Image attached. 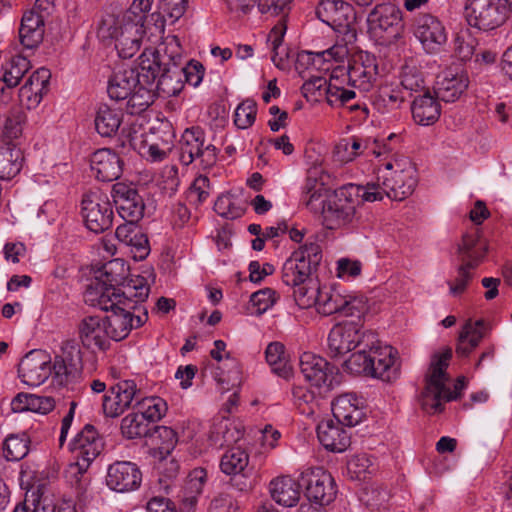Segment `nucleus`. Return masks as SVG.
I'll return each mask as SVG.
<instances>
[{"label": "nucleus", "instance_id": "obj_1", "mask_svg": "<svg viewBox=\"0 0 512 512\" xmlns=\"http://www.w3.org/2000/svg\"><path fill=\"white\" fill-rule=\"evenodd\" d=\"M125 266L120 259H114L105 263L99 271V276L92 282L84 293V301L103 311H109L119 303L131 306L130 298L136 302H144L150 292L147 281L142 276H135L123 285V289H117L125 277Z\"/></svg>", "mask_w": 512, "mask_h": 512}, {"label": "nucleus", "instance_id": "obj_2", "mask_svg": "<svg viewBox=\"0 0 512 512\" xmlns=\"http://www.w3.org/2000/svg\"><path fill=\"white\" fill-rule=\"evenodd\" d=\"M417 182L416 167L411 160L406 156L393 157L378 166L377 181L365 186L364 200L375 202L387 196L402 201L414 192Z\"/></svg>", "mask_w": 512, "mask_h": 512}, {"label": "nucleus", "instance_id": "obj_3", "mask_svg": "<svg viewBox=\"0 0 512 512\" xmlns=\"http://www.w3.org/2000/svg\"><path fill=\"white\" fill-rule=\"evenodd\" d=\"M452 357V350L445 349L443 352L432 357L429 372L426 376V385L420 395L422 409L429 414H436L442 411L443 401H450L455 398L446 387V368Z\"/></svg>", "mask_w": 512, "mask_h": 512}, {"label": "nucleus", "instance_id": "obj_4", "mask_svg": "<svg viewBox=\"0 0 512 512\" xmlns=\"http://www.w3.org/2000/svg\"><path fill=\"white\" fill-rule=\"evenodd\" d=\"M104 443L94 426L87 424L69 443L70 450L75 454L76 461L71 463L67 470V477L74 478L80 488L87 483L85 472L91 462L100 455Z\"/></svg>", "mask_w": 512, "mask_h": 512}, {"label": "nucleus", "instance_id": "obj_5", "mask_svg": "<svg viewBox=\"0 0 512 512\" xmlns=\"http://www.w3.org/2000/svg\"><path fill=\"white\" fill-rule=\"evenodd\" d=\"M512 16V0H465L464 17L468 25L489 32Z\"/></svg>", "mask_w": 512, "mask_h": 512}, {"label": "nucleus", "instance_id": "obj_6", "mask_svg": "<svg viewBox=\"0 0 512 512\" xmlns=\"http://www.w3.org/2000/svg\"><path fill=\"white\" fill-rule=\"evenodd\" d=\"M365 186L348 184L322 207L323 220L327 228L337 229L353 223L356 206L364 200Z\"/></svg>", "mask_w": 512, "mask_h": 512}, {"label": "nucleus", "instance_id": "obj_7", "mask_svg": "<svg viewBox=\"0 0 512 512\" xmlns=\"http://www.w3.org/2000/svg\"><path fill=\"white\" fill-rule=\"evenodd\" d=\"M143 25L120 18V15H107L101 22L99 34L103 38L115 40L119 57L129 59L140 49Z\"/></svg>", "mask_w": 512, "mask_h": 512}, {"label": "nucleus", "instance_id": "obj_8", "mask_svg": "<svg viewBox=\"0 0 512 512\" xmlns=\"http://www.w3.org/2000/svg\"><path fill=\"white\" fill-rule=\"evenodd\" d=\"M368 32L383 44L396 42L403 34V13L394 3L377 4L367 16Z\"/></svg>", "mask_w": 512, "mask_h": 512}, {"label": "nucleus", "instance_id": "obj_9", "mask_svg": "<svg viewBox=\"0 0 512 512\" xmlns=\"http://www.w3.org/2000/svg\"><path fill=\"white\" fill-rule=\"evenodd\" d=\"M376 334L354 321H344L332 327L328 335V350L332 357L342 356L357 347H373Z\"/></svg>", "mask_w": 512, "mask_h": 512}, {"label": "nucleus", "instance_id": "obj_10", "mask_svg": "<svg viewBox=\"0 0 512 512\" xmlns=\"http://www.w3.org/2000/svg\"><path fill=\"white\" fill-rule=\"evenodd\" d=\"M322 259L321 248L316 243L301 246L284 262L282 281L287 286L295 287L310 280L312 270Z\"/></svg>", "mask_w": 512, "mask_h": 512}, {"label": "nucleus", "instance_id": "obj_11", "mask_svg": "<svg viewBox=\"0 0 512 512\" xmlns=\"http://www.w3.org/2000/svg\"><path fill=\"white\" fill-rule=\"evenodd\" d=\"M366 309V303L345 292L336 285H321L316 311L323 316L340 314L342 316H356Z\"/></svg>", "mask_w": 512, "mask_h": 512}, {"label": "nucleus", "instance_id": "obj_12", "mask_svg": "<svg viewBox=\"0 0 512 512\" xmlns=\"http://www.w3.org/2000/svg\"><path fill=\"white\" fill-rule=\"evenodd\" d=\"M179 144L180 160L185 165L199 159L203 168H209L217 161L216 147L205 143V132L198 126L185 129Z\"/></svg>", "mask_w": 512, "mask_h": 512}, {"label": "nucleus", "instance_id": "obj_13", "mask_svg": "<svg viewBox=\"0 0 512 512\" xmlns=\"http://www.w3.org/2000/svg\"><path fill=\"white\" fill-rule=\"evenodd\" d=\"M130 301L131 306L119 303L108 311L110 312L108 316L104 317L110 340L121 341L125 339L133 329L141 327L147 321V311L134 315L133 311L137 308L139 302H136L135 298H130Z\"/></svg>", "mask_w": 512, "mask_h": 512}, {"label": "nucleus", "instance_id": "obj_14", "mask_svg": "<svg viewBox=\"0 0 512 512\" xmlns=\"http://www.w3.org/2000/svg\"><path fill=\"white\" fill-rule=\"evenodd\" d=\"M82 216L86 227L95 233L109 229L113 210L107 196L98 191L85 194L82 199Z\"/></svg>", "mask_w": 512, "mask_h": 512}, {"label": "nucleus", "instance_id": "obj_15", "mask_svg": "<svg viewBox=\"0 0 512 512\" xmlns=\"http://www.w3.org/2000/svg\"><path fill=\"white\" fill-rule=\"evenodd\" d=\"M141 389L134 380H122L112 386L103 396L102 409L106 417L115 418L135 404L141 396Z\"/></svg>", "mask_w": 512, "mask_h": 512}, {"label": "nucleus", "instance_id": "obj_16", "mask_svg": "<svg viewBox=\"0 0 512 512\" xmlns=\"http://www.w3.org/2000/svg\"><path fill=\"white\" fill-rule=\"evenodd\" d=\"M300 480L306 486V496L320 505L330 504L336 496L333 477L320 467H309L301 472Z\"/></svg>", "mask_w": 512, "mask_h": 512}, {"label": "nucleus", "instance_id": "obj_17", "mask_svg": "<svg viewBox=\"0 0 512 512\" xmlns=\"http://www.w3.org/2000/svg\"><path fill=\"white\" fill-rule=\"evenodd\" d=\"M299 366L305 380L319 390V395L332 388L335 379L334 367L324 358L305 352L300 357Z\"/></svg>", "mask_w": 512, "mask_h": 512}, {"label": "nucleus", "instance_id": "obj_18", "mask_svg": "<svg viewBox=\"0 0 512 512\" xmlns=\"http://www.w3.org/2000/svg\"><path fill=\"white\" fill-rule=\"evenodd\" d=\"M18 374L24 384L40 386L52 375L50 355L44 350H31L21 359Z\"/></svg>", "mask_w": 512, "mask_h": 512}, {"label": "nucleus", "instance_id": "obj_19", "mask_svg": "<svg viewBox=\"0 0 512 512\" xmlns=\"http://www.w3.org/2000/svg\"><path fill=\"white\" fill-rule=\"evenodd\" d=\"M316 15L323 23L340 33L349 30L356 20L354 8L344 0H320Z\"/></svg>", "mask_w": 512, "mask_h": 512}, {"label": "nucleus", "instance_id": "obj_20", "mask_svg": "<svg viewBox=\"0 0 512 512\" xmlns=\"http://www.w3.org/2000/svg\"><path fill=\"white\" fill-rule=\"evenodd\" d=\"M367 348L371 351V359H373L372 377L386 382L397 379L400 374L397 350L392 346L382 344L377 337L373 347Z\"/></svg>", "mask_w": 512, "mask_h": 512}, {"label": "nucleus", "instance_id": "obj_21", "mask_svg": "<svg viewBox=\"0 0 512 512\" xmlns=\"http://www.w3.org/2000/svg\"><path fill=\"white\" fill-rule=\"evenodd\" d=\"M141 481L142 473L133 462L116 461L107 469L106 484L113 491L125 493L136 490Z\"/></svg>", "mask_w": 512, "mask_h": 512}, {"label": "nucleus", "instance_id": "obj_22", "mask_svg": "<svg viewBox=\"0 0 512 512\" xmlns=\"http://www.w3.org/2000/svg\"><path fill=\"white\" fill-rule=\"evenodd\" d=\"M112 197L120 217L124 220L139 221L143 217L144 200L131 185L121 182L114 184Z\"/></svg>", "mask_w": 512, "mask_h": 512}, {"label": "nucleus", "instance_id": "obj_23", "mask_svg": "<svg viewBox=\"0 0 512 512\" xmlns=\"http://www.w3.org/2000/svg\"><path fill=\"white\" fill-rule=\"evenodd\" d=\"M82 345L91 350L105 351L110 347V337L104 317L86 316L78 324Z\"/></svg>", "mask_w": 512, "mask_h": 512}, {"label": "nucleus", "instance_id": "obj_24", "mask_svg": "<svg viewBox=\"0 0 512 512\" xmlns=\"http://www.w3.org/2000/svg\"><path fill=\"white\" fill-rule=\"evenodd\" d=\"M378 75L377 60L369 53L360 54L349 64L347 70L348 82L352 87L361 91H369Z\"/></svg>", "mask_w": 512, "mask_h": 512}, {"label": "nucleus", "instance_id": "obj_25", "mask_svg": "<svg viewBox=\"0 0 512 512\" xmlns=\"http://www.w3.org/2000/svg\"><path fill=\"white\" fill-rule=\"evenodd\" d=\"M415 35L428 53L439 51L447 41L446 30L442 22L429 14L419 17Z\"/></svg>", "mask_w": 512, "mask_h": 512}, {"label": "nucleus", "instance_id": "obj_26", "mask_svg": "<svg viewBox=\"0 0 512 512\" xmlns=\"http://www.w3.org/2000/svg\"><path fill=\"white\" fill-rule=\"evenodd\" d=\"M332 413L342 425L356 426L365 416L364 402L354 393H344L332 402Z\"/></svg>", "mask_w": 512, "mask_h": 512}, {"label": "nucleus", "instance_id": "obj_27", "mask_svg": "<svg viewBox=\"0 0 512 512\" xmlns=\"http://www.w3.org/2000/svg\"><path fill=\"white\" fill-rule=\"evenodd\" d=\"M90 167L98 180L111 182L121 176L123 162L114 151L109 148H103L91 155Z\"/></svg>", "mask_w": 512, "mask_h": 512}, {"label": "nucleus", "instance_id": "obj_28", "mask_svg": "<svg viewBox=\"0 0 512 512\" xmlns=\"http://www.w3.org/2000/svg\"><path fill=\"white\" fill-rule=\"evenodd\" d=\"M51 73L48 69L40 68L33 72L19 89V101L27 109L36 108L49 90Z\"/></svg>", "mask_w": 512, "mask_h": 512}, {"label": "nucleus", "instance_id": "obj_29", "mask_svg": "<svg viewBox=\"0 0 512 512\" xmlns=\"http://www.w3.org/2000/svg\"><path fill=\"white\" fill-rule=\"evenodd\" d=\"M304 88L308 91L317 90L320 95L323 92L331 106H345L356 97L353 90L340 86L339 79L334 76L329 81L323 77H314L305 82Z\"/></svg>", "mask_w": 512, "mask_h": 512}, {"label": "nucleus", "instance_id": "obj_30", "mask_svg": "<svg viewBox=\"0 0 512 512\" xmlns=\"http://www.w3.org/2000/svg\"><path fill=\"white\" fill-rule=\"evenodd\" d=\"M469 85L468 75L462 71L447 70L437 77L435 94L444 102H455Z\"/></svg>", "mask_w": 512, "mask_h": 512}, {"label": "nucleus", "instance_id": "obj_31", "mask_svg": "<svg viewBox=\"0 0 512 512\" xmlns=\"http://www.w3.org/2000/svg\"><path fill=\"white\" fill-rule=\"evenodd\" d=\"M125 221L117 227L115 236L121 243L131 248L135 260H144L150 253L148 238L138 227V221Z\"/></svg>", "mask_w": 512, "mask_h": 512}, {"label": "nucleus", "instance_id": "obj_32", "mask_svg": "<svg viewBox=\"0 0 512 512\" xmlns=\"http://www.w3.org/2000/svg\"><path fill=\"white\" fill-rule=\"evenodd\" d=\"M343 426L333 419H326L318 424L317 436L325 449L340 453L350 446V435Z\"/></svg>", "mask_w": 512, "mask_h": 512}, {"label": "nucleus", "instance_id": "obj_33", "mask_svg": "<svg viewBox=\"0 0 512 512\" xmlns=\"http://www.w3.org/2000/svg\"><path fill=\"white\" fill-rule=\"evenodd\" d=\"M138 85V75L134 68L122 65L110 77L107 92L111 99L125 100Z\"/></svg>", "mask_w": 512, "mask_h": 512}, {"label": "nucleus", "instance_id": "obj_34", "mask_svg": "<svg viewBox=\"0 0 512 512\" xmlns=\"http://www.w3.org/2000/svg\"><path fill=\"white\" fill-rule=\"evenodd\" d=\"M206 480L207 472L203 468H196L189 473L181 494L179 495L180 512H194L198 497L203 492Z\"/></svg>", "mask_w": 512, "mask_h": 512}, {"label": "nucleus", "instance_id": "obj_35", "mask_svg": "<svg viewBox=\"0 0 512 512\" xmlns=\"http://www.w3.org/2000/svg\"><path fill=\"white\" fill-rule=\"evenodd\" d=\"M44 14L35 10L26 12L21 21L19 37L21 44L29 49L37 47L44 36Z\"/></svg>", "mask_w": 512, "mask_h": 512}, {"label": "nucleus", "instance_id": "obj_36", "mask_svg": "<svg viewBox=\"0 0 512 512\" xmlns=\"http://www.w3.org/2000/svg\"><path fill=\"white\" fill-rule=\"evenodd\" d=\"M63 356H56L51 364L52 374L60 384L67 383L69 377L75 376L79 371L80 350L72 343H66L62 348Z\"/></svg>", "mask_w": 512, "mask_h": 512}, {"label": "nucleus", "instance_id": "obj_37", "mask_svg": "<svg viewBox=\"0 0 512 512\" xmlns=\"http://www.w3.org/2000/svg\"><path fill=\"white\" fill-rule=\"evenodd\" d=\"M269 492L279 505L292 507L300 499V484L290 476H278L270 481Z\"/></svg>", "mask_w": 512, "mask_h": 512}, {"label": "nucleus", "instance_id": "obj_38", "mask_svg": "<svg viewBox=\"0 0 512 512\" xmlns=\"http://www.w3.org/2000/svg\"><path fill=\"white\" fill-rule=\"evenodd\" d=\"M412 116L419 125L434 124L440 117V105L429 92L416 97L411 106Z\"/></svg>", "mask_w": 512, "mask_h": 512}, {"label": "nucleus", "instance_id": "obj_39", "mask_svg": "<svg viewBox=\"0 0 512 512\" xmlns=\"http://www.w3.org/2000/svg\"><path fill=\"white\" fill-rule=\"evenodd\" d=\"M458 252L463 263L470 264L471 261L474 266H478L486 255L487 245L481 239L479 232L473 231L463 235Z\"/></svg>", "mask_w": 512, "mask_h": 512}, {"label": "nucleus", "instance_id": "obj_40", "mask_svg": "<svg viewBox=\"0 0 512 512\" xmlns=\"http://www.w3.org/2000/svg\"><path fill=\"white\" fill-rule=\"evenodd\" d=\"M348 54V49L344 45H334L329 49L319 52H304L300 54L299 60L306 62L317 70H329L330 67L326 65L331 61L340 62Z\"/></svg>", "mask_w": 512, "mask_h": 512}, {"label": "nucleus", "instance_id": "obj_41", "mask_svg": "<svg viewBox=\"0 0 512 512\" xmlns=\"http://www.w3.org/2000/svg\"><path fill=\"white\" fill-rule=\"evenodd\" d=\"M121 110L100 105L94 119L95 129L102 137H112L118 131L122 122Z\"/></svg>", "mask_w": 512, "mask_h": 512}, {"label": "nucleus", "instance_id": "obj_42", "mask_svg": "<svg viewBox=\"0 0 512 512\" xmlns=\"http://www.w3.org/2000/svg\"><path fill=\"white\" fill-rule=\"evenodd\" d=\"M138 75V83L142 85H151L161 75V67L158 53L154 51H144L139 57L138 67L134 69Z\"/></svg>", "mask_w": 512, "mask_h": 512}, {"label": "nucleus", "instance_id": "obj_43", "mask_svg": "<svg viewBox=\"0 0 512 512\" xmlns=\"http://www.w3.org/2000/svg\"><path fill=\"white\" fill-rule=\"evenodd\" d=\"M266 361L272 371L282 378H289L292 369L289 364L288 355L285 347L280 342L270 343L265 350Z\"/></svg>", "mask_w": 512, "mask_h": 512}, {"label": "nucleus", "instance_id": "obj_44", "mask_svg": "<svg viewBox=\"0 0 512 512\" xmlns=\"http://www.w3.org/2000/svg\"><path fill=\"white\" fill-rule=\"evenodd\" d=\"M23 153L17 147L0 148V179L10 180L21 171Z\"/></svg>", "mask_w": 512, "mask_h": 512}, {"label": "nucleus", "instance_id": "obj_45", "mask_svg": "<svg viewBox=\"0 0 512 512\" xmlns=\"http://www.w3.org/2000/svg\"><path fill=\"white\" fill-rule=\"evenodd\" d=\"M249 454L240 447L227 450L221 457L220 469L226 475H237L247 468Z\"/></svg>", "mask_w": 512, "mask_h": 512}, {"label": "nucleus", "instance_id": "obj_46", "mask_svg": "<svg viewBox=\"0 0 512 512\" xmlns=\"http://www.w3.org/2000/svg\"><path fill=\"white\" fill-rule=\"evenodd\" d=\"M134 407L149 423L159 421L167 411V404L162 398L145 397L142 391Z\"/></svg>", "mask_w": 512, "mask_h": 512}, {"label": "nucleus", "instance_id": "obj_47", "mask_svg": "<svg viewBox=\"0 0 512 512\" xmlns=\"http://www.w3.org/2000/svg\"><path fill=\"white\" fill-rule=\"evenodd\" d=\"M31 440L26 433L10 434L3 443L4 456L8 461L23 459L30 449Z\"/></svg>", "mask_w": 512, "mask_h": 512}, {"label": "nucleus", "instance_id": "obj_48", "mask_svg": "<svg viewBox=\"0 0 512 512\" xmlns=\"http://www.w3.org/2000/svg\"><path fill=\"white\" fill-rule=\"evenodd\" d=\"M121 432L128 439L146 437L150 432V423L136 410L122 419Z\"/></svg>", "mask_w": 512, "mask_h": 512}, {"label": "nucleus", "instance_id": "obj_49", "mask_svg": "<svg viewBox=\"0 0 512 512\" xmlns=\"http://www.w3.org/2000/svg\"><path fill=\"white\" fill-rule=\"evenodd\" d=\"M292 399L301 414L312 417L317 413L319 398L314 391L303 386H295L292 389Z\"/></svg>", "mask_w": 512, "mask_h": 512}, {"label": "nucleus", "instance_id": "obj_50", "mask_svg": "<svg viewBox=\"0 0 512 512\" xmlns=\"http://www.w3.org/2000/svg\"><path fill=\"white\" fill-rule=\"evenodd\" d=\"M29 69L30 61L26 57L20 55L13 56L3 66L2 81L7 87H15Z\"/></svg>", "mask_w": 512, "mask_h": 512}, {"label": "nucleus", "instance_id": "obj_51", "mask_svg": "<svg viewBox=\"0 0 512 512\" xmlns=\"http://www.w3.org/2000/svg\"><path fill=\"white\" fill-rule=\"evenodd\" d=\"M320 289L321 285L314 279H310L303 284L295 286L293 296L296 304L302 309L316 308Z\"/></svg>", "mask_w": 512, "mask_h": 512}, {"label": "nucleus", "instance_id": "obj_52", "mask_svg": "<svg viewBox=\"0 0 512 512\" xmlns=\"http://www.w3.org/2000/svg\"><path fill=\"white\" fill-rule=\"evenodd\" d=\"M360 349L353 353L344 363V369L354 375H364L372 377L373 359L371 351L368 348Z\"/></svg>", "mask_w": 512, "mask_h": 512}, {"label": "nucleus", "instance_id": "obj_53", "mask_svg": "<svg viewBox=\"0 0 512 512\" xmlns=\"http://www.w3.org/2000/svg\"><path fill=\"white\" fill-rule=\"evenodd\" d=\"M239 437V432L235 427H230L228 421L221 420L211 427L209 442L211 446L220 449L225 445L236 442Z\"/></svg>", "mask_w": 512, "mask_h": 512}, {"label": "nucleus", "instance_id": "obj_54", "mask_svg": "<svg viewBox=\"0 0 512 512\" xmlns=\"http://www.w3.org/2000/svg\"><path fill=\"white\" fill-rule=\"evenodd\" d=\"M400 137L394 133L390 134L384 141H374L372 145H365L367 154H373L376 158L383 159L379 160V164L384 163L386 160H390L393 157L399 156L396 150L399 148Z\"/></svg>", "mask_w": 512, "mask_h": 512}, {"label": "nucleus", "instance_id": "obj_55", "mask_svg": "<svg viewBox=\"0 0 512 512\" xmlns=\"http://www.w3.org/2000/svg\"><path fill=\"white\" fill-rule=\"evenodd\" d=\"M149 85L139 84L128 96L127 110L130 114H139L145 111L153 102Z\"/></svg>", "mask_w": 512, "mask_h": 512}, {"label": "nucleus", "instance_id": "obj_56", "mask_svg": "<svg viewBox=\"0 0 512 512\" xmlns=\"http://www.w3.org/2000/svg\"><path fill=\"white\" fill-rule=\"evenodd\" d=\"M182 88L181 72L177 71L176 66L165 70L158 78L157 89L168 96L177 95Z\"/></svg>", "mask_w": 512, "mask_h": 512}, {"label": "nucleus", "instance_id": "obj_57", "mask_svg": "<svg viewBox=\"0 0 512 512\" xmlns=\"http://www.w3.org/2000/svg\"><path fill=\"white\" fill-rule=\"evenodd\" d=\"M400 84L404 90L417 92L424 88V80L417 66L413 63H405L399 75Z\"/></svg>", "mask_w": 512, "mask_h": 512}, {"label": "nucleus", "instance_id": "obj_58", "mask_svg": "<svg viewBox=\"0 0 512 512\" xmlns=\"http://www.w3.org/2000/svg\"><path fill=\"white\" fill-rule=\"evenodd\" d=\"M257 114V105L253 100L240 103L234 113V123L240 129H247L253 125Z\"/></svg>", "mask_w": 512, "mask_h": 512}, {"label": "nucleus", "instance_id": "obj_59", "mask_svg": "<svg viewBox=\"0 0 512 512\" xmlns=\"http://www.w3.org/2000/svg\"><path fill=\"white\" fill-rule=\"evenodd\" d=\"M154 0H133L128 10L120 15L121 19L143 25Z\"/></svg>", "mask_w": 512, "mask_h": 512}, {"label": "nucleus", "instance_id": "obj_60", "mask_svg": "<svg viewBox=\"0 0 512 512\" xmlns=\"http://www.w3.org/2000/svg\"><path fill=\"white\" fill-rule=\"evenodd\" d=\"M477 266H474V263L470 261V264L463 263L457 270V276L454 280L448 281V285L450 288V294L453 296H458L464 293L466 287L468 286L470 280L472 279V270Z\"/></svg>", "mask_w": 512, "mask_h": 512}, {"label": "nucleus", "instance_id": "obj_61", "mask_svg": "<svg viewBox=\"0 0 512 512\" xmlns=\"http://www.w3.org/2000/svg\"><path fill=\"white\" fill-rule=\"evenodd\" d=\"M26 120L27 117L23 111L17 110L10 113L4 124V137L10 140L18 139L23 133Z\"/></svg>", "mask_w": 512, "mask_h": 512}, {"label": "nucleus", "instance_id": "obj_62", "mask_svg": "<svg viewBox=\"0 0 512 512\" xmlns=\"http://www.w3.org/2000/svg\"><path fill=\"white\" fill-rule=\"evenodd\" d=\"M321 197V188H317V181L315 179H307L301 198L305 206L313 212L322 210L324 205Z\"/></svg>", "mask_w": 512, "mask_h": 512}, {"label": "nucleus", "instance_id": "obj_63", "mask_svg": "<svg viewBox=\"0 0 512 512\" xmlns=\"http://www.w3.org/2000/svg\"><path fill=\"white\" fill-rule=\"evenodd\" d=\"M347 469L351 478L364 479L366 474L374 471L372 461L366 454H359L352 457L347 463Z\"/></svg>", "mask_w": 512, "mask_h": 512}, {"label": "nucleus", "instance_id": "obj_64", "mask_svg": "<svg viewBox=\"0 0 512 512\" xmlns=\"http://www.w3.org/2000/svg\"><path fill=\"white\" fill-rule=\"evenodd\" d=\"M276 300V292L271 288L261 289L254 292L250 297V302L256 308L257 314L266 312L275 304Z\"/></svg>", "mask_w": 512, "mask_h": 512}]
</instances>
